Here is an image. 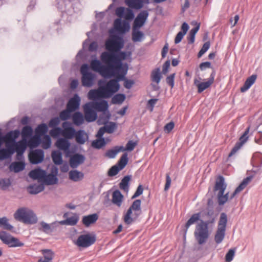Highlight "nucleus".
<instances>
[{
	"instance_id": "obj_1",
	"label": "nucleus",
	"mask_w": 262,
	"mask_h": 262,
	"mask_svg": "<svg viewBox=\"0 0 262 262\" xmlns=\"http://www.w3.org/2000/svg\"><path fill=\"white\" fill-rule=\"evenodd\" d=\"M124 45L123 38L119 35H116L107 39L105 43L106 51L103 52V60L110 63L112 67H125L122 61L130 56L131 52L121 51Z\"/></svg>"
},
{
	"instance_id": "obj_2",
	"label": "nucleus",
	"mask_w": 262,
	"mask_h": 262,
	"mask_svg": "<svg viewBox=\"0 0 262 262\" xmlns=\"http://www.w3.org/2000/svg\"><path fill=\"white\" fill-rule=\"evenodd\" d=\"M205 215L209 218L207 221L200 220L196 226L194 232L195 240L200 245H202L207 241L210 233L208 226L213 224L215 221V216L213 208H207Z\"/></svg>"
},
{
	"instance_id": "obj_3",
	"label": "nucleus",
	"mask_w": 262,
	"mask_h": 262,
	"mask_svg": "<svg viewBox=\"0 0 262 262\" xmlns=\"http://www.w3.org/2000/svg\"><path fill=\"white\" fill-rule=\"evenodd\" d=\"M56 7L62 13V17L67 16V20L71 21V17L74 13H77L81 10V4L79 0H54Z\"/></svg>"
},
{
	"instance_id": "obj_4",
	"label": "nucleus",
	"mask_w": 262,
	"mask_h": 262,
	"mask_svg": "<svg viewBox=\"0 0 262 262\" xmlns=\"http://www.w3.org/2000/svg\"><path fill=\"white\" fill-rule=\"evenodd\" d=\"M14 217L16 221L26 224L33 225L38 221L34 211L27 207H21L17 209L14 214Z\"/></svg>"
},
{
	"instance_id": "obj_5",
	"label": "nucleus",
	"mask_w": 262,
	"mask_h": 262,
	"mask_svg": "<svg viewBox=\"0 0 262 262\" xmlns=\"http://www.w3.org/2000/svg\"><path fill=\"white\" fill-rule=\"evenodd\" d=\"M103 52L101 53L100 56V59L102 61V63L97 59L94 60L91 62V66L93 69L96 71H98L100 73V74L106 78H112V74L110 70H111L112 65L110 63H106L104 62L103 60Z\"/></svg>"
},
{
	"instance_id": "obj_6",
	"label": "nucleus",
	"mask_w": 262,
	"mask_h": 262,
	"mask_svg": "<svg viewBox=\"0 0 262 262\" xmlns=\"http://www.w3.org/2000/svg\"><path fill=\"white\" fill-rule=\"evenodd\" d=\"M99 82L101 84V90L105 94V98L112 97L119 90L120 88L119 83H118L114 79H111L107 82L101 79L99 81Z\"/></svg>"
},
{
	"instance_id": "obj_7",
	"label": "nucleus",
	"mask_w": 262,
	"mask_h": 262,
	"mask_svg": "<svg viewBox=\"0 0 262 262\" xmlns=\"http://www.w3.org/2000/svg\"><path fill=\"white\" fill-rule=\"evenodd\" d=\"M227 224V214L222 212L220 214L217 228L214 235V241L217 244L221 243L225 237Z\"/></svg>"
},
{
	"instance_id": "obj_8",
	"label": "nucleus",
	"mask_w": 262,
	"mask_h": 262,
	"mask_svg": "<svg viewBox=\"0 0 262 262\" xmlns=\"http://www.w3.org/2000/svg\"><path fill=\"white\" fill-rule=\"evenodd\" d=\"M93 103L95 107L96 110L103 113L101 115H100L98 121L101 124H106L111 117V114L108 111V104L107 101L105 100H101L99 102H93Z\"/></svg>"
},
{
	"instance_id": "obj_9",
	"label": "nucleus",
	"mask_w": 262,
	"mask_h": 262,
	"mask_svg": "<svg viewBox=\"0 0 262 262\" xmlns=\"http://www.w3.org/2000/svg\"><path fill=\"white\" fill-rule=\"evenodd\" d=\"M96 241V235L88 233L79 235L75 244L79 248H86L93 245Z\"/></svg>"
},
{
	"instance_id": "obj_10",
	"label": "nucleus",
	"mask_w": 262,
	"mask_h": 262,
	"mask_svg": "<svg viewBox=\"0 0 262 262\" xmlns=\"http://www.w3.org/2000/svg\"><path fill=\"white\" fill-rule=\"evenodd\" d=\"M111 72L113 75L112 78L115 77L114 79L119 83L120 81H124L126 79L125 76L128 71V64L125 63V67L114 66L111 67Z\"/></svg>"
},
{
	"instance_id": "obj_11",
	"label": "nucleus",
	"mask_w": 262,
	"mask_h": 262,
	"mask_svg": "<svg viewBox=\"0 0 262 262\" xmlns=\"http://www.w3.org/2000/svg\"><path fill=\"white\" fill-rule=\"evenodd\" d=\"M96 111L93 102H88L84 105V117L88 122H92L97 119V113Z\"/></svg>"
},
{
	"instance_id": "obj_12",
	"label": "nucleus",
	"mask_w": 262,
	"mask_h": 262,
	"mask_svg": "<svg viewBox=\"0 0 262 262\" xmlns=\"http://www.w3.org/2000/svg\"><path fill=\"white\" fill-rule=\"evenodd\" d=\"M20 135V132L18 129L11 130L8 132L5 135H3L0 128V147L5 142H15V140Z\"/></svg>"
},
{
	"instance_id": "obj_13",
	"label": "nucleus",
	"mask_w": 262,
	"mask_h": 262,
	"mask_svg": "<svg viewBox=\"0 0 262 262\" xmlns=\"http://www.w3.org/2000/svg\"><path fill=\"white\" fill-rule=\"evenodd\" d=\"M44 159V151L41 149H36L31 151L29 154V159L32 164L41 163Z\"/></svg>"
},
{
	"instance_id": "obj_14",
	"label": "nucleus",
	"mask_w": 262,
	"mask_h": 262,
	"mask_svg": "<svg viewBox=\"0 0 262 262\" xmlns=\"http://www.w3.org/2000/svg\"><path fill=\"white\" fill-rule=\"evenodd\" d=\"M148 15L149 13L147 10H143L140 12L134 20L133 28L140 29L145 24Z\"/></svg>"
},
{
	"instance_id": "obj_15",
	"label": "nucleus",
	"mask_w": 262,
	"mask_h": 262,
	"mask_svg": "<svg viewBox=\"0 0 262 262\" xmlns=\"http://www.w3.org/2000/svg\"><path fill=\"white\" fill-rule=\"evenodd\" d=\"M85 156L82 154H75L70 157L69 163L72 168H77L78 165L82 164L85 161Z\"/></svg>"
},
{
	"instance_id": "obj_16",
	"label": "nucleus",
	"mask_w": 262,
	"mask_h": 262,
	"mask_svg": "<svg viewBox=\"0 0 262 262\" xmlns=\"http://www.w3.org/2000/svg\"><path fill=\"white\" fill-rule=\"evenodd\" d=\"M126 4L131 9L139 10L144 4H149V0H125Z\"/></svg>"
},
{
	"instance_id": "obj_17",
	"label": "nucleus",
	"mask_w": 262,
	"mask_h": 262,
	"mask_svg": "<svg viewBox=\"0 0 262 262\" xmlns=\"http://www.w3.org/2000/svg\"><path fill=\"white\" fill-rule=\"evenodd\" d=\"M215 76V71L213 70L207 81L201 82L197 85L198 92L199 93H201L204 90L208 88L213 83Z\"/></svg>"
},
{
	"instance_id": "obj_18",
	"label": "nucleus",
	"mask_w": 262,
	"mask_h": 262,
	"mask_svg": "<svg viewBox=\"0 0 262 262\" xmlns=\"http://www.w3.org/2000/svg\"><path fill=\"white\" fill-rule=\"evenodd\" d=\"M99 88L97 90H91L88 93V97L89 99L97 101L100 98H105V94L101 90V84L98 82Z\"/></svg>"
},
{
	"instance_id": "obj_19",
	"label": "nucleus",
	"mask_w": 262,
	"mask_h": 262,
	"mask_svg": "<svg viewBox=\"0 0 262 262\" xmlns=\"http://www.w3.org/2000/svg\"><path fill=\"white\" fill-rule=\"evenodd\" d=\"M80 103V98L77 94H75L68 101L67 108L72 112H74L79 108Z\"/></svg>"
},
{
	"instance_id": "obj_20",
	"label": "nucleus",
	"mask_w": 262,
	"mask_h": 262,
	"mask_svg": "<svg viewBox=\"0 0 262 262\" xmlns=\"http://www.w3.org/2000/svg\"><path fill=\"white\" fill-rule=\"evenodd\" d=\"M69 139L65 138H60L57 139L56 142V145L60 150H63L65 152L69 154L70 152V147L71 145Z\"/></svg>"
},
{
	"instance_id": "obj_21",
	"label": "nucleus",
	"mask_w": 262,
	"mask_h": 262,
	"mask_svg": "<svg viewBox=\"0 0 262 262\" xmlns=\"http://www.w3.org/2000/svg\"><path fill=\"white\" fill-rule=\"evenodd\" d=\"M201 217V212H198L196 213L193 214L190 217V219L187 221V222L186 223L184 226L183 229V232H184V236L185 237L187 231L190 227V226L193 224H194L195 223H196L197 221L201 220L200 219Z\"/></svg>"
},
{
	"instance_id": "obj_22",
	"label": "nucleus",
	"mask_w": 262,
	"mask_h": 262,
	"mask_svg": "<svg viewBox=\"0 0 262 262\" xmlns=\"http://www.w3.org/2000/svg\"><path fill=\"white\" fill-rule=\"evenodd\" d=\"M227 186L224 177L223 176L219 175L215 182L214 191H219L218 192H225Z\"/></svg>"
},
{
	"instance_id": "obj_23",
	"label": "nucleus",
	"mask_w": 262,
	"mask_h": 262,
	"mask_svg": "<svg viewBox=\"0 0 262 262\" xmlns=\"http://www.w3.org/2000/svg\"><path fill=\"white\" fill-rule=\"evenodd\" d=\"M98 218L99 215L97 213H95L89 214L83 216L82 219V223L85 227H88L91 224L95 223Z\"/></svg>"
},
{
	"instance_id": "obj_24",
	"label": "nucleus",
	"mask_w": 262,
	"mask_h": 262,
	"mask_svg": "<svg viewBox=\"0 0 262 262\" xmlns=\"http://www.w3.org/2000/svg\"><path fill=\"white\" fill-rule=\"evenodd\" d=\"M95 77V74L93 73H90V74L82 76L81 82L83 86L87 88L92 86Z\"/></svg>"
},
{
	"instance_id": "obj_25",
	"label": "nucleus",
	"mask_w": 262,
	"mask_h": 262,
	"mask_svg": "<svg viewBox=\"0 0 262 262\" xmlns=\"http://www.w3.org/2000/svg\"><path fill=\"white\" fill-rule=\"evenodd\" d=\"M252 178V176H249L244 178L238 186L235 189L234 191L229 196V199L230 200L232 199L237 193L242 191L247 186Z\"/></svg>"
},
{
	"instance_id": "obj_26",
	"label": "nucleus",
	"mask_w": 262,
	"mask_h": 262,
	"mask_svg": "<svg viewBox=\"0 0 262 262\" xmlns=\"http://www.w3.org/2000/svg\"><path fill=\"white\" fill-rule=\"evenodd\" d=\"M29 176L33 180H40L43 179L46 176V171L40 168L32 170L29 173Z\"/></svg>"
},
{
	"instance_id": "obj_27",
	"label": "nucleus",
	"mask_w": 262,
	"mask_h": 262,
	"mask_svg": "<svg viewBox=\"0 0 262 262\" xmlns=\"http://www.w3.org/2000/svg\"><path fill=\"white\" fill-rule=\"evenodd\" d=\"M189 28V25L187 23L184 22L182 24L181 26V31L178 33L174 39V42L176 44H178L182 41L183 38L186 34Z\"/></svg>"
},
{
	"instance_id": "obj_28",
	"label": "nucleus",
	"mask_w": 262,
	"mask_h": 262,
	"mask_svg": "<svg viewBox=\"0 0 262 262\" xmlns=\"http://www.w3.org/2000/svg\"><path fill=\"white\" fill-rule=\"evenodd\" d=\"M257 78L256 74H253L249 77L245 81L243 86L241 88V92H245L248 90L250 87L254 84Z\"/></svg>"
},
{
	"instance_id": "obj_29",
	"label": "nucleus",
	"mask_w": 262,
	"mask_h": 262,
	"mask_svg": "<svg viewBox=\"0 0 262 262\" xmlns=\"http://www.w3.org/2000/svg\"><path fill=\"white\" fill-rule=\"evenodd\" d=\"M123 199V195L119 190H115L112 194V202L118 207H120Z\"/></svg>"
},
{
	"instance_id": "obj_30",
	"label": "nucleus",
	"mask_w": 262,
	"mask_h": 262,
	"mask_svg": "<svg viewBox=\"0 0 262 262\" xmlns=\"http://www.w3.org/2000/svg\"><path fill=\"white\" fill-rule=\"evenodd\" d=\"M57 223L56 222H53L51 224H49L43 221H41L40 222V225L41 228H39V230L43 231L46 233H49L52 232L55 228V225Z\"/></svg>"
},
{
	"instance_id": "obj_31",
	"label": "nucleus",
	"mask_w": 262,
	"mask_h": 262,
	"mask_svg": "<svg viewBox=\"0 0 262 262\" xmlns=\"http://www.w3.org/2000/svg\"><path fill=\"white\" fill-rule=\"evenodd\" d=\"M144 33L140 29L132 28V40L134 42H140L144 38Z\"/></svg>"
},
{
	"instance_id": "obj_32",
	"label": "nucleus",
	"mask_w": 262,
	"mask_h": 262,
	"mask_svg": "<svg viewBox=\"0 0 262 262\" xmlns=\"http://www.w3.org/2000/svg\"><path fill=\"white\" fill-rule=\"evenodd\" d=\"M131 179V176L126 175L124 176L121 180L119 184V187L121 190L127 193L129 191V182Z\"/></svg>"
},
{
	"instance_id": "obj_33",
	"label": "nucleus",
	"mask_w": 262,
	"mask_h": 262,
	"mask_svg": "<svg viewBox=\"0 0 262 262\" xmlns=\"http://www.w3.org/2000/svg\"><path fill=\"white\" fill-rule=\"evenodd\" d=\"M25 163L24 161L14 162L10 165L11 171L17 173L23 171L25 168Z\"/></svg>"
},
{
	"instance_id": "obj_34",
	"label": "nucleus",
	"mask_w": 262,
	"mask_h": 262,
	"mask_svg": "<svg viewBox=\"0 0 262 262\" xmlns=\"http://www.w3.org/2000/svg\"><path fill=\"white\" fill-rule=\"evenodd\" d=\"M84 174L77 170H72L69 172V179L74 182H78L82 180Z\"/></svg>"
},
{
	"instance_id": "obj_35",
	"label": "nucleus",
	"mask_w": 262,
	"mask_h": 262,
	"mask_svg": "<svg viewBox=\"0 0 262 262\" xmlns=\"http://www.w3.org/2000/svg\"><path fill=\"white\" fill-rule=\"evenodd\" d=\"M85 136L88 138L87 135L84 130L80 129L76 131L74 137L77 143L79 144H83L86 141Z\"/></svg>"
},
{
	"instance_id": "obj_36",
	"label": "nucleus",
	"mask_w": 262,
	"mask_h": 262,
	"mask_svg": "<svg viewBox=\"0 0 262 262\" xmlns=\"http://www.w3.org/2000/svg\"><path fill=\"white\" fill-rule=\"evenodd\" d=\"M123 149V146H116L114 148L108 149L105 154V156L111 159L115 158L117 154Z\"/></svg>"
},
{
	"instance_id": "obj_37",
	"label": "nucleus",
	"mask_w": 262,
	"mask_h": 262,
	"mask_svg": "<svg viewBox=\"0 0 262 262\" xmlns=\"http://www.w3.org/2000/svg\"><path fill=\"white\" fill-rule=\"evenodd\" d=\"M48 130V127L46 123L39 124L35 129V134L38 137L45 135Z\"/></svg>"
},
{
	"instance_id": "obj_38",
	"label": "nucleus",
	"mask_w": 262,
	"mask_h": 262,
	"mask_svg": "<svg viewBox=\"0 0 262 262\" xmlns=\"http://www.w3.org/2000/svg\"><path fill=\"white\" fill-rule=\"evenodd\" d=\"M52 157L53 162L55 165H61L63 162L62 153L59 150L53 151L52 152Z\"/></svg>"
},
{
	"instance_id": "obj_39",
	"label": "nucleus",
	"mask_w": 262,
	"mask_h": 262,
	"mask_svg": "<svg viewBox=\"0 0 262 262\" xmlns=\"http://www.w3.org/2000/svg\"><path fill=\"white\" fill-rule=\"evenodd\" d=\"M43 179L46 184L48 185L56 184L58 181L57 176L53 173H50L48 175L46 174Z\"/></svg>"
},
{
	"instance_id": "obj_40",
	"label": "nucleus",
	"mask_w": 262,
	"mask_h": 262,
	"mask_svg": "<svg viewBox=\"0 0 262 262\" xmlns=\"http://www.w3.org/2000/svg\"><path fill=\"white\" fill-rule=\"evenodd\" d=\"M141 201L139 199H137L135 200L130 207L134 211L135 215H136V217H138L141 211Z\"/></svg>"
},
{
	"instance_id": "obj_41",
	"label": "nucleus",
	"mask_w": 262,
	"mask_h": 262,
	"mask_svg": "<svg viewBox=\"0 0 262 262\" xmlns=\"http://www.w3.org/2000/svg\"><path fill=\"white\" fill-rule=\"evenodd\" d=\"M73 121L75 125L79 126L84 122V117L80 112H75L73 115Z\"/></svg>"
},
{
	"instance_id": "obj_42",
	"label": "nucleus",
	"mask_w": 262,
	"mask_h": 262,
	"mask_svg": "<svg viewBox=\"0 0 262 262\" xmlns=\"http://www.w3.org/2000/svg\"><path fill=\"white\" fill-rule=\"evenodd\" d=\"M42 254L43 256V261L47 262H52L54 257V253L50 249L42 250Z\"/></svg>"
},
{
	"instance_id": "obj_43",
	"label": "nucleus",
	"mask_w": 262,
	"mask_h": 262,
	"mask_svg": "<svg viewBox=\"0 0 262 262\" xmlns=\"http://www.w3.org/2000/svg\"><path fill=\"white\" fill-rule=\"evenodd\" d=\"M162 75L159 68H156L152 71L151 74V78L152 81L159 84Z\"/></svg>"
},
{
	"instance_id": "obj_44",
	"label": "nucleus",
	"mask_w": 262,
	"mask_h": 262,
	"mask_svg": "<svg viewBox=\"0 0 262 262\" xmlns=\"http://www.w3.org/2000/svg\"><path fill=\"white\" fill-rule=\"evenodd\" d=\"M128 162V155L126 152L124 153L119 160L118 161L117 165L121 169H123L127 165Z\"/></svg>"
},
{
	"instance_id": "obj_45",
	"label": "nucleus",
	"mask_w": 262,
	"mask_h": 262,
	"mask_svg": "<svg viewBox=\"0 0 262 262\" xmlns=\"http://www.w3.org/2000/svg\"><path fill=\"white\" fill-rule=\"evenodd\" d=\"M0 227L8 230L13 229V226L9 223L8 219L5 216L0 217Z\"/></svg>"
},
{
	"instance_id": "obj_46",
	"label": "nucleus",
	"mask_w": 262,
	"mask_h": 262,
	"mask_svg": "<svg viewBox=\"0 0 262 262\" xmlns=\"http://www.w3.org/2000/svg\"><path fill=\"white\" fill-rule=\"evenodd\" d=\"M12 235L10 234L7 233L6 231H0V239L3 243L8 246L10 241H11Z\"/></svg>"
},
{
	"instance_id": "obj_47",
	"label": "nucleus",
	"mask_w": 262,
	"mask_h": 262,
	"mask_svg": "<svg viewBox=\"0 0 262 262\" xmlns=\"http://www.w3.org/2000/svg\"><path fill=\"white\" fill-rule=\"evenodd\" d=\"M126 96L124 94H117L112 99L113 104H121L125 100Z\"/></svg>"
},
{
	"instance_id": "obj_48",
	"label": "nucleus",
	"mask_w": 262,
	"mask_h": 262,
	"mask_svg": "<svg viewBox=\"0 0 262 262\" xmlns=\"http://www.w3.org/2000/svg\"><path fill=\"white\" fill-rule=\"evenodd\" d=\"M106 143L104 138L97 139L92 142V146L96 149H100L106 145Z\"/></svg>"
},
{
	"instance_id": "obj_49",
	"label": "nucleus",
	"mask_w": 262,
	"mask_h": 262,
	"mask_svg": "<svg viewBox=\"0 0 262 262\" xmlns=\"http://www.w3.org/2000/svg\"><path fill=\"white\" fill-rule=\"evenodd\" d=\"M90 41V39L88 38L85 39L82 43V49L80 50L77 53L76 55V58L78 59H82L84 56L85 53V49L88 46V42Z\"/></svg>"
},
{
	"instance_id": "obj_50",
	"label": "nucleus",
	"mask_w": 262,
	"mask_h": 262,
	"mask_svg": "<svg viewBox=\"0 0 262 262\" xmlns=\"http://www.w3.org/2000/svg\"><path fill=\"white\" fill-rule=\"evenodd\" d=\"M76 130L74 127H72L69 129L63 130L62 136L68 139H72L75 136Z\"/></svg>"
},
{
	"instance_id": "obj_51",
	"label": "nucleus",
	"mask_w": 262,
	"mask_h": 262,
	"mask_svg": "<svg viewBox=\"0 0 262 262\" xmlns=\"http://www.w3.org/2000/svg\"><path fill=\"white\" fill-rule=\"evenodd\" d=\"M43 189V186L38 185H31L29 187V192L32 194H36L41 192Z\"/></svg>"
},
{
	"instance_id": "obj_52",
	"label": "nucleus",
	"mask_w": 262,
	"mask_h": 262,
	"mask_svg": "<svg viewBox=\"0 0 262 262\" xmlns=\"http://www.w3.org/2000/svg\"><path fill=\"white\" fill-rule=\"evenodd\" d=\"M250 126H249L245 130L244 134L243 135L239 138V142H237V143H238L241 146H243V145L247 142L248 139V134L249 133Z\"/></svg>"
},
{
	"instance_id": "obj_53",
	"label": "nucleus",
	"mask_w": 262,
	"mask_h": 262,
	"mask_svg": "<svg viewBox=\"0 0 262 262\" xmlns=\"http://www.w3.org/2000/svg\"><path fill=\"white\" fill-rule=\"evenodd\" d=\"M24 245V243L20 242L18 238L13 236L9 243L8 246L9 247H19Z\"/></svg>"
},
{
	"instance_id": "obj_54",
	"label": "nucleus",
	"mask_w": 262,
	"mask_h": 262,
	"mask_svg": "<svg viewBox=\"0 0 262 262\" xmlns=\"http://www.w3.org/2000/svg\"><path fill=\"white\" fill-rule=\"evenodd\" d=\"M133 211L134 210L129 207L124 216V221L127 225L130 224L134 221L133 219L131 217Z\"/></svg>"
},
{
	"instance_id": "obj_55",
	"label": "nucleus",
	"mask_w": 262,
	"mask_h": 262,
	"mask_svg": "<svg viewBox=\"0 0 262 262\" xmlns=\"http://www.w3.org/2000/svg\"><path fill=\"white\" fill-rule=\"evenodd\" d=\"M6 143L5 148L7 150V152L11 156L15 152V142H5Z\"/></svg>"
},
{
	"instance_id": "obj_56",
	"label": "nucleus",
	"mask_w": 262,
	"mask_h": 262,
	"mask_svg": "<svg viewBox=\"0 0 262 262\" xmlns=\"http://www.w3.org/2000/svg\"><path fill=\"white\" fill-rule=\"evenodd\" d=\"M32 132L33 130L32 127L29 125H26L23 128L21 134L24 138L29 137L32 136Z\"/></svg>"
},
{
	"instance_id": "obj_57",
	"label": "nucleus",
	"mask_w": 262,
	"mask_h": 262,
	"mask_svg": "<svg viewBox=\"0 0 262 262\" xmlns=\"http://www.w3.org/2000/svg\"><path fill=\"white\" fill-rule=\"evenodd\" d=\"M72 112L70 110H68L67 107L64 110L62 111L59 114L60 118L63 120L66 121L69 119L71 116V113Z\"/></svg>"
},
{
	"instance_id": "obj_58",
	"label": "nucleus",
	"mask_w": 262,
	"mask_h": 262,
	"mask_svg": "<svg viewBox=\"0 0 262 262\" xmlns=\"http://www.w3.org/2000/svg\"><path fill=\"white\" fill-rule=\"evenodd\" d=\"M134 17L135 14L132 9L126 8L124 18L128 21H130L134 19Z\"/></svg>"
},
{
	"instance_id": "obj_59",
	"label": "nucleus",
	"mask_w": 262,
	"mask_h": 262,
	"mask_svg": "<svg viewBox=\"0 0 262 262\" xmlns=\"http://www.w3.org/2000/svg\"><path fill=\"white\" fill-rule=\"evenodd\" d=\"M210 43L209 41H207L203 44L202 48L198 53V58L201 57L202 55L208 50L210 48Z\"/></svg>"
},
{
	"instance_id": "obj_60",
	"label": "nucleus",
	"mask_w": 262,
	"mask_h": 262,
	"mask_svg": "<svg viewBox=\"0 0 262 262\" xmlns=\"http://www.w3.org/2000/svg\"><path fill=\"white\" fill-rule=\"evenodd\" d=\"M137 145V143L133 140H129L127 142L126 144L125 147L124 148L123 146V149L121 151H131L133 150Z\"/></svg>"
},
{
	"instance_id": "obj_61",
	"label": "nucleus",
	"mask_w": 262,
	"mask_h": 262,
	"mask_svg": "<svg viewBox=\"0 0 262 262\" xmlns=\"http://www.w3.org/2000/svg\"><path fill=\"white\" fill-rule=\"evenodd\" d=\"M62 129L59 127H54L50 131L51 135L54 138H57L60 135L62 136Z\"/></svg>"
},
{
	"instance_id": "obj_62",
	"label": "nucleus",
	"mask_w": 262,
	"mask_h": 262,
	"mask_svg": "<svg viewBox=\"0 0 262 262\" xmlns=\"http://www.w3.org/2000/svg\"><path fill=\"white\" fill-rule=\"evenodd\" d=\"M103 127L106 129V133L112 134L114 132L116 124L115 122H110L108 124L105 125Z\"/></svg>"
},
{
	"instance_id": "obj_63",
	"label": "nucleus",
	"mask_w": 262,
	"mask_h": 262,
	"mask_svg": "<svg viewBox=\"0 0 262 262\" xmlns=\"http://www.w3.org/2000/svg\"><path fill=\"white\" fill-rule=\"evenodd\" d=\"M121 170V168H119L117 165H115L111 167V168L108 170V176L110 177L115 176L117 175Z\"/></svg>"
},
{
	"instance_id": "obj_64",
	"label": "nucleus",
	"mask_w": 262,
	"mask_h": 262,
	"mask_svg": "<svg viewBox=\"0 0 262 262\" xmlns=\"http://www.w3.org/2000/svg\"><path fill=\"white\" fill-rule=\"evenodd\" d=\"M235 253V249H230L225 255V259L227 262L231 261L234 257Z\"/></svg>"
}]
</instances>
